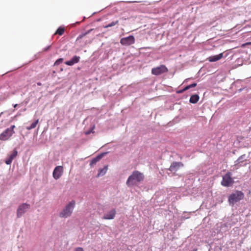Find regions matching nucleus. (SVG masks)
I'll list each match as a JSON object with an SVG mask.
<instances>
[{
	"instance_id": "nucleus-1",
	"label": "nucleus",
	"mask_w": 251,
	"mask_h": 251,
	"mask_svg": "<svg viewBox=\"0 0 251 251\" xmlns=\"http://www.w3.org/2000/svg\"><path fill=\"white\" fill-rule=\"evenodd\" d=\"M144 178V176L143 173L138 171H135L128 177L126 181V184L128 186L136 185L137 183L143 181Z\"/></svg>"
},
{
	"instance_id": "nucleus-2",
	"label": "nucleus",
	"mask_w": 251,
	"mask_h": 251,
	"mask_svg": "<svg viewBox=\"0 0 251 251\" xmlns=\"http://www.w3.org/2000/svg\"><path fill=\"white\" fill-rule=\"evenodd\" d=\"M75 204V202L74 201H70L59 213V217L64 218L70 217L73 213Z\"/></svg>"
},
{
	"instance_id": "nucleus-3",
	"label": "nucleus",
	"mask_w": 251,
	"mask_h": 251,
	"mask_svg": "<svg viewBox=\"0 0 251 251\" xmlns=\"http://www.w3.org/2000/svg\"><path fill=\"white\" fill-rule=\"evenodd\" d=\"M244 198V194L241 191L236 190L232 193L228 198L230 204L233 205L236 202L242 200Z\"/></svg>"
},
{
	"instance_id": "nucleus-4",
	"label": "nucleus",
	"mask_w": 251,
	"mask_h": 251,
	"mask_svg": "<svg viewBox=\"0 0 251 251\" xmlns=\"http://www.w3.org/2000/svg\"><path fill=\"white\" fill-rule=\"evenodd\" d=\"M16 127L15 125L11 126L10 127L7 128L0 134V141H6L11 138L12 135L15 133L14 129Z\"/></svg>"
},
{
	"instance_id": "nucleus-5",
	"label": "nucleus",
	"mask_w": 251,
	"mask_h": 251,
	"mask_svg": "<svg viewBox=\"0 0 251 251\" xmlns=\"http://www.w3.org/2000/svg\"><path fill=\"white\" fill-rule=\"evenodd\" d=\"M231 176V173L230 172H227L223 176L221 185L226 187L231 186L234 183V180Z\"/></svg>"
},
{
	"instance_id": "nucleus-6",
	"label": "nucleus",
	"mask_w": 251,
	"mask_h": 251,
	"mask_svg": "<svg viewBox=\"0 0 251 251\" xmlns=\"http://www.w3.org/2000/svg\"><path fill=\"white\" fill-rule=\"evenodd\" d=\"M168 72V69L164 65H161L151 69V74L155 75H159Z\"/></svg>"
},
{
	"instance_id": "nucleus-7",
	"label": "nucleus",
	"mask_w": 251,
	"mask_h": 251,
	"mask_svg": "<svg viewBox=\"0 0 251 251\" xmlns=\"http://www.w3.org/2000/svg\"><path fill=\"white\" fill-rule=\"evenodd\" d=\"M90 31H88L87 32L80 35L76 39L75 41V43L76 44H80L82 46H84L86 45L87 44H90L91 43L90 40H88L86 39V34L89 32Z\"/></svg>"
},
{
	"instance_id": "nucleus-8",
	"label": "nucleus",
	"mask_w": 251,
	"mask_h": 251,
	"mask_svg": "<svg viewBox=\"0 0 251 251\" xmlns=\"http://www.w3.org/2000/svg\"><path fill=\"white\" fill-rule=\"evenodd\" d=\"M135 43V38L133 35H130L128 37L122 38L120 40V43L125 46H128L133 44Z\"/></svg>"
},
{
	"instance_id": "nucleus-9",
	"label": "nucleus",
	"mask_w": 251,
	"mask_h": 251,
	"mask_svg": "<svg viewBox=\"0 0 251 251\" xmlns=\"http://www.w3.org/2000/svg\"><path fill=\"white\" fill-rule=\"evenodd\" d=\"M29 204L27 203H23L21 204L18 208L17 211V216L18 218H20L21 216L25 213L26 210L29 208Z\"/></svg>"
},
{
	"instance_id": "nucleus-10",
	"label": "nucleus",
	"mask_w": 251,
	"mask_h": 251,
	"mask_svg": "<svg viewBox=\"0 0 251 251\" xmlns=\"http://www.w3.org/2000/svg\"><path fill=\"white\" fill-rule=\"evenodd\" d=\"M184 166L183 164L181 162H173L170 165L168 170L171 172L175 173L177 172L181 167H183Z\"/></svg>"
},
{
	"instance_id": "nucleus-11",
	"label": "nucleus",
	"mask_w": 251,
	"mask_h": 251,
	"mask_svg": "<svg viewBox=\"0 0 251 251\" xmlns=\"http://www.w3.org/2000/svg\"><path fill=\"white\" fill-rule=\"evenodd\" d=\"M63 168L61 166H58L55 168L53 172V177L55 179H59L62 175Z\"/></svg>"
},
{
	"instance_id": "nucleus-12",
	"label": "nucleus",
	"mask_w": 251,
	"mask_h": 251,
	"mask_svg": "<svg viewBox=\"0 0 251 251\" xmlns=\"http://www.w3.org/2000/svg\"><path fill=\"white\" fill-rule=\"evenodd\" d=\"M116 211L115 209H113L104 214L103 216V219L105 220H111L113 219L116 215Z\"/></svg>"
},
{
	"instance_id": "nucleus-13",
	"label": "nucleus",
	"mask_w": 251,
	"mask_h": 251,
	"mask_svg": "<svg viewBox=\"0 0 251 251\" xmlns=\"http://www.w3.org/2000/svg\"><path fill=\"white\" fill-rule=\"evenodd\" d=\"M18 154V151L16 149H14L11 153L9 155V157L5 161V163L7 165H10L12 163L13 160L16 157Z\"/></svg>"
},
{
	"instance_id": "nucleus-14",
	"label": "nucleus",
	"mask_w": 251,
	"mask_h": 251,
	"mask_svg": "<svg viewBox=\"0 0 251 251\" xmlns=\"http://www.w3.org/2000/svg\"><path fill=\"white\" fill-rule=\"evenodd\" d=\"M223 57V53H221L219 54L218 55H216L214 56H211L207 58V60L210 62H216L217 61L219 60L222 58Z\"/></svg>"
},
{
	"instance_id": "nucleus-15",
	"label": "nucleus",
	"mask_w": 251,
	"mask_h": 251,
	"mask_svg": "<svg viewBox=\"0 0 251 251\" xmlns=\"http://www.w3.org/2000/svg\"><path fill=\"white\" fill-rule=\"evenodd\" d=\"M108 169V166H105L103 168L100 169L99 170V173L97 175V177H100V176H102L104 175Z\"/></svg>"
},
{
	"instance_id": "nucleus-16",
	"label": "nucleus",
	"mask_w": 251,
	"mask_h": 251,
	"mask_svg": "<svg viewBox=\"0 0 251 251\" xmlns=\"http://www.w3.org/2000/svg\"><path fill=\"white\" fill-rule=\"evenodd\" d=\"M199 96L198 95H193L191 96L189 101L192 103H196L199 100Z\"/></svg>"
},
{
	"instance_id": "nucleus-17",
	"label": "nucleus",
	"mask_w": 251,
	"mask_h": 251,
	"mask_svg": "<svg viewBox=\"0 0 251 251\" xmlns=\"http://www.w3.org/2000/svg\"><path fill=\"white\" fill-rule=\"evenodd\" d=\"M65 31V28L63 27H59L56 32H55L54 34H58L59 35H62Z\"/></svg>"
},
{
	"instance_id": "nucleus-18",
	"label": "nucleus",
	"mask_w": 251,
	"mask_h": 251,
	"mask_svg": "<svg viewBox=\"0 0 251 251\" xmlns=\"http://www.w3.org/2000/svg\"><path fill=\"white\" fill-rule=\"evenodd\" d=\"M39 122V120H37L36 121H35L34 122H33L31 125L30 126H27L26 127V129L27 130H31L33 128H34L35 127H36L37 125L38 124Z\"/></svg>"
},
{
	"instance_id": "nucleus-19",
	"label": "nucleus",
	"mask_w": 251,
	"mask_h": 251,
	"mask_svg": "<svg viewBox=\"0 0 251 251\" xmlns=\"http://www.w3.org/2000/svg\"><path fill=\"white\" fill-rule=\"evenodd\" d=\"M102 157V155H100L96 157V158L93 159L91 161L90 165H93L96 164V163L99 161Z\"/></svg>"
},
{
	"instance_id": "nucleus-20",
	"label": "nucleus",
	"mask_w": 251,
	"mask_h": 251,
	"mask_svg": "<svg viewBox=\"0 0 251 251\" xmlns=\"http://www.w3.org/2000/svg\"><path fill=\"white\" fill-rule=\"evenodd\" d=\"M118 23H119L118 20H116L115 21H113L112 22L108 24L107 25L103 26V27L105 28H106L108 27H112V26H113L118 24Z\"/></svg>"
},
{
	"instance_id": "nucleus-21",
	"label": "nucleus",
	"mask_w": 251,
	"mask_h": 251,
	"mask_svg": "<svg viewBox=\"0 0 251 251\" xmlns=\"http://www.w3.org/2000/svg\"><path fill=\"white\" fill-rule=\"evenodd\" d=\"M80 57L75 56H74L72 59H71L72 61L73 62L74 64L78 63L79 61Z\"/></svg>"
},
{
	"instance_id": "nucleus-22",
	"label": "nucleus",
	"mask_w": 251,
	"mask_h": 251,
	"mask_svg": "<svg viewBox=\"0 0 251 251\" xmlns=\"http://www.w3.org/2000/svg\"><path fill=\"white\" fill-rule=\"evenodd\" d=\"M63 59V58H59V59H58L55 62V63H54V66H57V65H58L59 64H60L62 62Z\"/></svg>"
},
{
	"instance_id": "nucleus-23",
	"label": "nucleus",
	"mask_w": 251,
	"mask_h": 251,
	"mask_svg": "<svg viewBox=\"0 0 251 251\" xmlns=\"http://www.w3.org/2000/svg\"><path fill=\"white\" fill-rule=\"evenodd\" d=\"M65 64L66 65H69V66H72V65H73L74 64L72 60H71L70 61H66L65 62Z\"/></svg>"
},
{
	"instance_id": "nucleus-24",
	"label": "nucleus",
	"mask_w": 251,
	"mask_h": 251,
	"mask_svg": "<svg viewBox=\"0 0 251 251\" xmlns=\"http://www.w3.org/2000/svg\"><path fill=\"white\" fill-rule=\"evenodd\" d=\"M74 251H84L82 248L78 247L75 249Z\"/></svg>"
},
{
	"instance_id": "nucleus-25",
	"label": "nucleus",
	"mask_w": 251,
	"mask_h": 251,
	"mask_svg": "<svg viewBox=\"0 0 251 251\" xmlns=\"http://www.w3.org/2000/svg\"><path fill=\"white\" fill-rule=\"evenodd\" d=\"M245 155H241L240 157H239L238 160L240 162H242L243 161H242V159H244V157H245Z\"/></svg>"
},
{
	"instance_id": "nucleus-26",
	"label": "nucleus",
	"mask_w": 251,
	"mask_h": 251,
	"mask_svg": "<svg viewBox=\"0 0 251 251\" xmlns=\"http://www.w3.org/2000/svg\"><path fill=\"white\" fill-rule=\"evenodd\" d=\"M189 85L190 88H193V87H196L197 86V83H192V84H191L190 85Z\"/></svg>"
},
{
	"instance_id": "nucleus-27",
	"label": "nucleus",
	"mask_w": 251,
	"mask_h": 251,
	"mask_svg": "<svg viewBox=\"0 0 251 251\" xmlns=\"http://www.w3.org/2000/svg\"><path fill=\"white\" fill-rule=\"evenodd\" d=\"M190 89V87L189 86V85H188L187 86H186L184 89H183V91H186V90H188V89Z\"/></svg>"
},
{
	"instance_id": "nucleus-28",
	"label": "nucleus",
	"mask_w": 251,
	"mask_h": 251,
	"mask_svg": "<svg viewBox=\"0 0 251 251\" xmlns=\"http://www.w3.org/2000/svg\"><path fill=\"white\" fill-rule=\"evenodd\" d=\"M184 91H183V89H182V90H179V91L178 92V93H182L184 92Z\"/></svg>"
},
{
	"instance_id": "nucleus-29",
	"label": "nucleus",
	"mask_w": 251,
	"mask_h": 251,
	"mask_svg": "<svg viewBox=\"0 0 251 251\" xmlns=\"http://www.w3.org/2000/svg\"><path fill=\"white\" fill-rule=\"evenodd\" d=\"M37 84L38 86H41V85H42V84H41V82H38V83H37Z\"/></svg>"
},
{
	"instance_id": "nucleus-30",
	"label": "nucleus",
	"mask_w": 251,
	"mask_h": 251,
	"mask_svg": "<svg viewBox=\"0 0 251 251\" xmlns=\"http://www.w3.org/2000/svg\"><path fill=\"white\" fill-rule=\"evenodd\" d=\"M121 20H126V18H124V17H122Z\"/></svg>"
},
{
	"instance_id": "nucleus-31",
	"label": "nucleus",
	"mask_w": 251,
	"mask_h": 251,
	"mask_svg": "<svg viewBox=\"0 0 251 251\" xmlns=\"http://www.w3.org/2000/svg\"><path fill=\"white\" fill-rule=\"evenodd\" d=\"M18 106V104H15L14 105V107H16L17 106Z\"/></svg>"
}]
</instances>
